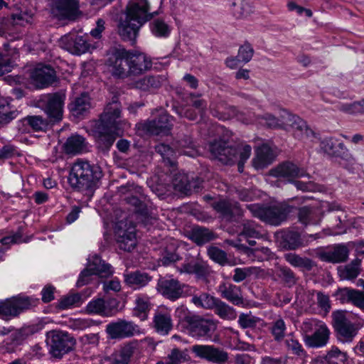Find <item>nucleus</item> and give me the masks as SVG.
Listing matches in <instances>:
<instances>
[{
  "instance_id": "1",
  "label": "nucleus",
  "mask_w": 364,
  "mask_h": 364,
  "mask_svg": "<svg viewBox=\"0 0 364 364\" xmlns=\"http://www.w3.org/2000/svg\"><path fill=\"white\" fill-rule=\"evenodd\" d=\"M155 13L150 12V4L148 0H129L125 13L119 18L118 33L124 41L132 45L136 38L141 26L149 21Z\"/></svg>"
},
{
  "instance_id": "2",
  "label": "nucleus",
  "mask_w": 364,
  "mask_h": 364,
  "mask_svg": "<svg viewBox=\"0 0 364 364\" xmlns=\"http://www.w3.org/2000/svg\"><path fill=\"white\" fill-rule=\"evenodd\" d=\"M102 177V172L100 166L77 160L72 166L68 182L73 188L90 196Z\"/></svg>"
},
{
  "instance_id": "3",
  "label": "nucleus",
  "mask_w": 364,
  "mask_h": 364,
  "mask_svg": "<svg viewBox=\"0 0 364 364\" xmlns=\"http://www.w3.org/2000/svg\"><path fill=\"white\" fill-rule=\"evenodd\" d=\"M87 132L94 136L97 147L107 152L114 143V108L108 105L98 120L89 122Z\"/></svg>"
},
{
  "instance_id": "4",
  "label": "nucleus",
  "mask_w": 364,
  "mask_h": 364,
  "mask_svg": "<svg viewBox=\"0 0 364 364\" xmlns=\"http://www.w3.org/2000/svg\"><path fill=\"white\" fill-rule=\"evenodd\" d=\"M247 207L253 216L275 226L279 225L285 221L292 210V207L285 203H279L269 207H262L259 204H250Z\"/></svg>"
},
{
  "instance_id": "5",
  "label": "nucleus",
  "mask_w": 364,
  "mask_h": 364,
  "mask_svg": "<svg viewBox=\"0 0 364 364\" xmlns=\"http://www.w3.org/2000/svg\"><path fill=\"white\" fill-rule=\"evenodd\" d=\"M193 146L191 139L186 137L179 141L178 145H175L176 150H173L168 145L160 144L156 146V151L162 156L164 162L167 166L174 167L176 166L175 159L177 154H184L191 157H194L196 155V151Z\"/></svg>"
},
{
  "instance_id": "6",
  "label": "nucleus",
  "mask_w": 364,
  "mask_h": 364,
  "mask_svg": "<svg viewBox=\"0 0 364 364\" xmlns=\"http://www.w3.org/2000/svg\"><path fill=\"white\" fill-rule=\"evenodd\" d=\"M65 100L64 94L52 93L42 95L38 104L46 113L50 122H58L63 118Z\"/></svg>"
},
{
  "instance_id": "7",
  "label": "nucleus",
  "mask_w": 364,
  "mask_h": 364,
  "mask_svg": "<svg viewBox=\"0 0 364 364\" xmlns=\"http://www.w3.org/2000/svg\"><path fill=\"white\" fill-rule=\"evenodd\" d=\"M158 289L166 298L175 301L182 296L191 295L193 288L181 284L172 277H167L159 280Z\"/></svg>"
},
{
  "instance_id": "8",
  "label": "nucleus",
  "mask_w": 364,
  "mask_h": 364,
  "mask_svg": "<svg viewBox=\"0 0 364 364\" xmlns=\"http://www.w3.org/2000/svg\"><path fill=\"white\" fill-rule=\"evenodd\" d=\"M98 211L104 220V239L107 245L112 242L114 221L112 213L114 212V199L111 194H106L102 197L98 204Z\"/></svg>"
},
{
  "instance_id": "9",
  "label": "nucleus",
  "mask_w": 364,
  "mask_h": 364,
  "mask_svg": "<svg viewBox=\"0 0 364 364\" xmlns=\"http://www.w3.org/2000/svg\"><path fill=\"white\" fill-rule=\"evenodd\" d=\"M217 326L215 321L196 315L184 331L192 337L208 339L211 338Z\"/></svg>"
},
{
  "instance_id": "10",
  "label": "nucleus",
  "mask_w": 364,
  "mask_h": 364,
  "mask_svg": "<svg viewBox=\"0 0 364 364\" xmlns=\"http://www.w3.org/2000/svg\"><path fill=\"white\" fill-rule=\"evenodd\" d=\"M47 343L50 352L55 357H60L73 348L75 340L68 333L53 331L48 333Z\"/></svg>"
},
{
  "instance_id": "11",
  "label": "nucleus",
  "mask_w": 364,
  "mask_h": 364,
  "mask_svg": "<svg viewBox=\"0 0 364 364\" xmlns=\"http://www.w3.org/2000/svg\"><path fill=\"white\" fill-rule=\"evenodd\" d=\"M60 46L74 55H81L93 48L92 45L82 36L75 33H69L62 36L59 41Z\"/></svg>"
},
{
  "instance_id": "12",
  "label": "nucleus",
  "mask_w": 364,
  "mask_h": 364,
  "mask_svg": "<svg viewBox=\"0 0 364 364\" xmlns=\"http://www.w3.org/2000/svg\"><path fill=\"white\" fill-rule=\"evenodd\" d=\"M31 305L28 297H14L0 300V318L8 319L16 316L23 310L27 309Z\"/></svg>"
},
{
  "instance_id": "13",
  "label": "nucleus",
  "mask_w": 364,
  "mask_h": 364,
  "mask_svg": "<svg viewBox=\"0 0 364 364\" xmlns=\"http://www.w3.org/2000/svg\"><path fill=\"white\" fill-rule=\"evenodd\" d=\"M333 327L340 339L343 342L350 341L355 336L357 330L343 311H338L332 314Z\"/></svg>"
},
{
  "instance_id": "14",
  "label": "nucleus",
  "mask_w": 364,
  "mask_h": 364,
  "mask_svg": "<svg viewBox=\"0 0 364 364\" xmlns=\"http://www.w3.org/2000/svg\"><path fill=\"white\" fill-rule=\"evenodd\" d=\"M283 117L284 119V123L287 126L286 129H291L296 138L300 140H305L314 136L313 130L299 117L289 112H284Z\"/></svg>"
},
{
  "instance_id": "15",
  "label": "nucleus",
  "mask_w": 364,
  "mask_h": 364,
  "mask_svg": "<svg viewBox=\"0 0 364 364\" xmlns=\"http://www.w3.org/2000/svg\"><path fill=\"white\" fill-rule=\"evenodd\" d=\"M51 12L59 19H75L79 14L77 0H52Z\"/></svg>"
},
{
  "instance_id": "16",
  "label": "nucleus",
  "mask_w": 364,
  "mask_h": 364,
  "mask_svg": "<svg viewBox=\"0 0 364 364\" xmlns=\"http://www.w3.org/2000/svg\"><path fill=\"white\" fill-rule=\"evenodd\" d=\"M158 112L159 118L146 122L144 129L152 134H168L173 126L172 118L162 109Z\"/></svg>"
},
{
  "instance_id": "17",
  "label": "nucleus",
  "mask_w": 364,
  "mask_h": 364,
  "mask_svg": "<svg viewBox=\"0 0 364 364\" xmlns=\"http://www.w3.org/2000/svg\"><path fill=\"white\" fill-rule=\"evenodd\" d=\"M271 176L283 178L287 182L291 183L296 178L309 176L306 171L299 168L296 164L291 162H285L279 164L274 168L270 170Z\"/></svg>"
},
{
  "instance_id": "18",
  "label": "nucleus",
  "mask_w": 364,
  "mask_h": 364,
  "mask_svg": "<svg viewBox=\"0 0 364 364\" xmlns=\"http://www.w3.org/2000/svg\"><path fill=\"white\" fill-rule=\"evenodd\" d=\"M192 350L196 356L213 363H222L228 358L226 352L213 346L195 345L192 347Z\"/></svg>"
},
{
  "instance_id": "19",
  "label": "nucleus",
  "mask_w": 364,
  "mask_h": 364,
  "mask_svg": "<svg viewBox=\"0 0 364 364\" xmlns=\"http://www.w3.org/2000/svg\"><path fill=\"white\" fill-rule=\"evenodd\" d=\"M110 264H107L96 258L92 263H90L87 267L83 270L77 280V286H83L89 282V277L91 275H98L100 277H106L110 272Z\"/></svg>"
},
{
  "instance_id": "20",
  "label": "nucleus",
  "mask_w": 364,
  "mask_h": 364,
  "mask_svg": "<svg viewBox=\"0 0 364 364\" xmlns=\"http://www.w3.org/2000/svg\"><path fill=\"white\" fill-rule=\"evenodd\" d=\"M209 150L215 158L225 164L233 161L237 158L236 147H230L222 140L210 143Z\"/></svg>"
},
{
  "instance_id": "21",
  "label": "nucleus",
  "mask_w": 364,
  "mask_h": 364,
  "mask_svg": "<svg viewBox=\"0 0 364 364\" xmlns=\"http://www.w3.org/2000/svg\"><path fill=\"white\" fill-rule=\"evenodd\" d=\"M127 57L131 75H141L151 68V60L145 53L127 51Z\"/></svg>"
},
{
  "instance_id": "22",
  "label": "nucleus",
  "mask_w": 364,
  "mask_h": 364,
  "mask_svg": "<svg viewBox=\"0 0 364 364\" xmlns=\"http://www.w3.org/2000/svg\"><path fill=\"white\" fill-rule=\"evenodd\" d=\"M122 223L117 225L119 228L115 230V237H117V242L120 249L129 252L136 245V229L134 226H129L127 229L122 230ZM115 229H117L116 226Z\"/></svg>"
},
{
  "instance_id": "23",
  "label": "nucleus",
  "mask_w": 364,
  "mask_h": 364,
  "mask_svg": "<svg viewBox=\"0 0 364 364\" xmlns=\"http://www.w3.org/2000/svg\"><path fill=\"white\" fill-rule=\"evenodd\" d=\"M329 337L330 330L323 323L310 336L304 337V342L309 348H322L328 343Z\"/></svg>"
},
{
  "instance_id": "24",
  "label": "nucleus",
  "mask_w": 364,
  "mask_h": 364,
  "mask_svg": "<svg viewBox=\"0 0 364 364\" xmlns=\"http://www.w3.org/2000/svg\"><path fill=\"white\" fill-rule=\"evenodd\" d=\"M218 292L223 299L235 305L239 306L244 303L240 287L232 283H221L218 287Z\"/></svg>"
},
{
  "instance_id": "25",
  "label": "nucleus",
  "mask_w": 364,
  "mask_h": 364,
  "mask_svg": "<svg viewBox=\"0 0 364 364\" xmlns=\"http://www.w3.org/2000/svg\"><path fill=\"white\" fill-rule=\"evenodd\" d=\"M31 78L39 87H44L55 81V73L50 65H38L31 73Z\"/></svg>"
},
{
  "instance_id": "26",
  "label": "nucleus",
  "mask_w": 364,
  "mask_h": 364,
  "mask_svg": "<svg viewBox=\"0 0 364 364\" xmlns=\"http://www.w3.org/2000/svg\"><path fill=\"white\" fill-rule=\"evenodd\" d=\"M154 324L157 333L167 335L173 327L171 311L164 309L156 311L154 317Z\"/></svg>"
},
{
  "instance_id": "27",
  "label": "nucleus",
  "mask_w": 364,
  "mask_h": 364,
  "mask_svg": "<svg viewBox=\"0 0 364 364\" xmlns=\"http://www.w3.org/2000/svg\"><path fill=\"white\" fill-rule=\"evenodd\" d=\"M127 56V50L121 47L115 48V77L126 78L131 76Z\"/></svg>"
},
{
  "instance_id": "28",
  "label": "nucleus",
  "mask_w": 364,
  "mask_h": 364,
  "mask_svg": "<svg viewBox=\"0 0 364 364\" xmlns=\"http://www.w3.org/2000/svg\"><path fill=\"white\" fill-rule=\"evenodd\" d=\"M274 159V155L271 148L267 144H262L256 149L252 164L256 169H263L271 164Z\"/></svg>"
},
{
  "instance_id": "29",
  "label": "nucleus",
  "mask_w": 364,
  "mask_h": 364,
  "mask_svg": "<svg viewBox=\"0 0 364 364\" xmlns=\"http://www.w3.org/2000/svg\"><path fill=\"white\" fill-rule=\"evenodd\" d=\"M48 126V121L41 116H29L18 122V129L21 133L28 132V127L38 132L45 130Z\"/></svg>"
},
{
  "instance_id": "30",
  "label": "nucleus",
  "mask_w": 364,
  "mask_h": 364,
  "mask_svg": "<svg viewBox=\"0 0 364 364\" xmlns=\"http://www.w3.org/2000/svg\"><path fill=\"white\" fill-rule=\"evenodd\" d=\"M165 81L166 78L162 75L146 76L136 81L134 86L144 92H154Z\"/></svg>"
},
{
  "instance_id": "31",
  "label": "nucleus",
  "mask_w": 364,
  "mask_h": 364,
  "mask_svg": "<svg viewBox=\"0 0 364 364\" xmlns=\"http://www.w3.org/2000/svg\"><path fill=\"white\" fill-rule=\"evenodd\" d=\"M348 257V250L344 245H338L333 248L321 253V258L323 261L333 263L342 262Z\"/></svg>"
},
{
  "instance_id": "32",
  "label": "nucleus",
  "mask_w": 364,
  "mask_h": 364,
  "mask_svg": "<svg viewBox=\"0 0 364 364\" xmlns=\"http://www.w3.org/2000/svg\"><path fill=\"white\" fill-rule=\"evenodd\" d=\"M64 148L65 152L70 154H78L88 151L86 139L78 134L69 137L65 143Z\"/></svg>"
},
{
  "instance_id": "33",
  "label": "nucleus",
  "mask_w": 364,
  "mask_h": 364,
  "mask_svg": "<svg viewBox=\"0 0 364 364\" xmlns=\"http://www.w3.org/2000/svg\"><path fill=\"white\" fill-rule=\"evenodd\" d=\"M69 109L74 117L78 118L84 117L91 109L90 97L86 94H82L70 103Z\"/></svg>"
},
{
  "instance_id": "34",
  "label": "nucleus",
  "mask_w": 364,
  "mask_h": 364,
  "mask_svg": "<svg viewBox=\"0 0 364 364\" xmlns=\"http://www.w3.org/2000/svg\"><path fill=\"white\" fill-rule=\"evenodd\" d=\"M87 311L90 314H100L104 316H112L113 304L112 300L105 301L98 299L90 301L87 306Z\"/></svg>"
},
{
  "instance_id": "35",
  "label": "nucleus",
  "mask_w": 364,
  "mask_h": 364,
  "mask_svg": "<svg viewBox=\"0 0 364 364\" xmlns=\"http://www.w3.org/2000/svg\"><path fill=\"white\" fill-rule=\"evenodd\" d=\"M298 217L299 222L305 225H317L321 220L322 214L318 208L305 206L299 209Z\"/></svg>"
},
{
  "instance_id": "36",
  "label": "nucleus",
  "mask_w": 364,
  "mask_h": 364,
  "mask_svg": "<svg viewBox=\"0 0 364 364\" xmlns=\"http://www.w3.org/2000/svg\"><path fill=\"white\" fill-rule=\"evenodd\" d=\"M142 333L139 327L132 322L123 320L115 322V338L131 337Z\"/></svg>"
},
{
  "instance_id": "37",
  "label": "nucleus",
  "mask_w": 364,
  "mask_h": 364,
  "mask_svg": "<svg viewBox=\"0 0 364 364\" xmlns=\"http://www.w3.org/2000/svg\"><path fill=\"white\" fill-rule=\"evenodd\" d=\"M320 148L325 153L332 156H339L346 150L343 143L333 136L323 139L320 142Z\"/></svg>"
},
{
  "instance_id": "38",
  "label": "nucleus",
  "mask_w": 364,
  "mask_h": 364,
  "mask_svg": "<svg viewBox=\"0 0 364 364\" xmlns=\"http://www.w3.org/2000/svg\"><path fill=\"white\" fill-rule=\"evenodd\" d=\"M134 304V315L139 318L141 321H145L150 310L149 297L145 294H138L136 296Z\"/></svg>"
},
{
  "instance_id": "39",
  "label": "nucleus",
  "mask_w": 364,
  "mask_h": 364,
  "mask_svg": "<svg viewBox=\"0 0 364 364\" xmlns=\"http://www.w3.org/2000/svg\"><path fill=\"white\" fill-rule=\"evenodd\" d=\"M360 265L361 259L356 258L350 264L339 267L338 272L341 279L352 280L355 279L360 272Z\"/></svg>"
},
{
  "instance_id": "40",
  "label": "nucleus",
  "mask_w": 364,
  "mask_h": 364,
  "mask_svg": "<svg viewBox=\"0 0 364 364\" xmlns=\"http://www.w3.org/2000/svg\"><path fill=\"white\" fill-rule=\"evenodd\" d=\"M18 112L11 107L8 99L0 97V124H8L16 119Z\"/></svg>"
},
{
  "instance_id": "41",
  "label": "nucleus",
  "mask_w": 364,
  "mask_h": 364,
  "mask_svg": "<svg viewBox=\"0 0 364 364\" xmlns=\"http://www.w3.org/2000/svg\"><path fill=\"white\" fill-rule=\"evenodd\" d=\"M214 238L213 232L203 227H194L190 232V239L198 245L207 243Z\"/></svg>"
},
{
  "instance_id": "42",
  "label": "nucleus",
  "mask_w": 364,
  "mask_h": 364,
  "mask_svg": "<svg viewBox=\"0 0 364 364\" xmlns=\"http://www.w3.org/2000/svg\"><path fill=\"white\" fill-rule=\"evenodd\" d=\"M191 302L197 307L205 309H213L215 306L218 298L206 293L201 292L200 294H191Z\"/></svg>"
},
{
  "instance_id": "43",
  "label": "nucleus",
  "mask_w": 364,
  "mask_h": 364,
  "mask_svg": "<svg viewBox=\"0 0 364 364\" xmlns=\"http://www.w3.org/2000/svg\"><path fill=\"white\" fill-rule=\"evenodd\" d=\"M181 259V257L176 252V249L173 245L164 249L159 257V262L163 266H170Z\"/></svg>"
},
{
  "instance_id": "44",
  "label": "nucleus",
  "mask_w": 364,
  "mask_h": 364,
  "mask_svg": "<svg viewBox=\"0 0 364 364\" xmlns=\"http://www.w3.org/2000/svg\"><path fill=\"white\" fill-rule=\"evenodd\" d=\"M215 313L221 318L226 320H234L237 314L235 309L218 299L214 306Z\"/></svg>"
},
{
  "instance_id": "45",
  "label": "nucleus",
  "mask_w": 364,
  "mask_h": 364,
  "mask_svg": "<svg viewBox=\"0 0 364 364\" xmlns=\"http://www.w3.org/2000/svg\"><path fill=\"white\" fill-rule=\"evenodd\" d=\"M284 112H288L287 110H282L280 114V118L278 119L271 114H265L262 117L259 118V123L263 125H266L271 128H283L287 129V126L284 122Z\"/></svg>"
},
{
  "instance_id": "46",
  "label": "nucleus",
  "mask_w": 364,
  "mask_h": 364,
  "mask_svg": "<svg viewBox=\"0 0 364 364\" xmlns=\"http://www.w3.org/2000/svg\"><path fill=\"white\" fill-rule=\"evenodd\" d=\"M189 359L187 350H181L178 348H173L163 361L164 364H182L188 361Z\"/></svg>"
},
{
  "instance_id": "47",
  "label": "nucleus",
  "mask_w": 364,
  "mask_h": 364,
  "mask_svg": "<svg viewBox=\"0 0 364 364\" xmlns=\"http://www.w3.org/2000/svg\"><path fill=\"white\" fill-rule=\"evenodd\" d=\"M284 258L291 265L302 268L306 270L311 269L314 265V263L311 259L306 257H301L293 253L286 254L284 255Z\"/></svg>"
},
{
  "instance_id": "48",
  "label": "nucleus",
  "mask_w": 364,
  "mask_h": 364,
  "mask_svg": "<svg viewBox=\"0 0 364 364\" xmlns=\"http://www.w3.org/2000/svg\"><path fill=\"white\" fill-rule=\"evenodd\" d=\"M287 326L282 318H277L270 323L269 331L277 342H281L286 334Z\"/></svg>"
},
{
  "instance_id": "49",
  "label": "nucleus",
  "mask_w": 364,
  "mask_h": 364,
  "mask_svg": "<svg viewBox=\"0 0 364 364\" xmlns=\"http://www.w3.org/2000/svg\"><path fill=\"white\" fill-rule=\"evenodd\" d=\"M285 346L289 351L299 357H304L306 354L299 340L295 338L292 333L287 336L284 341Z\"/></svg>"
},
{
  "instance_id": "50",
  "label": "nucleus",
  "mask_w": 364,
  "mask_h": 364,
  "mask_svg": "<svg viewBox=\"0 0 364 364\" xmlns=\"http://www.w3.org/2000/svg\"><path fill=\"white\" fill-rule=\"evenodd\" d=\"M173 186L176 191L187 193L192 189V184L184 173L176 174L172 181Z\"/></svg>"
},
{
  "instance_id": "51",
  "label": "nucleus",
  "mask_w": 364,
  "mask_h": 364,
  "mask_svg": "<svg viewBox=\"0 0 364 364\" xmlns=\"http://www.w3.org/2000/svg\"><path fill=\"white\" fill-rule=\"evenodd\" d=\"M323 323L322 321L313 318L304 319L300 326L303 341H304V337L310 336Z\"/></svg>"
},
{
  "instance_id": "52",
  "label": "nucleus",
  "mask_w": 364,
  "mask_h": 364,
  "mask_svg": "<svg viewBox=\"0 0 364 364\" xmlns=\"http://www.w3.org/2000/svg\"><path fill=\"white\" fill-rule=\"evenodd\" d=\"M236 156H237V159L233 161L228 162V164H232L237 161L238 171L240 172H242L244 168V164L250 158L252 149L250 145L245 144L236 147Z\"/></svg>"
},
{
  "instance_id": "53",
  "label": "nucleus",
  "mask_w": 364,
  "mask_h": 364,
  "mask_svg": "<svg viewBox=\"0 0 364 364\" xmlns=\"http://www.w3.org/2000/svg\"><path fill=\"white\" fill-rule=\"evenodd\" d=\"M196 315L193 314L186 306H178L175 311V316L178 319L179 325L183 331L193 320Z\"/></svg>"
},
{
  "instance_id": "54",
  "label": "nucleus",
  "mask_w": 364,
  "mask_h": 364,
  "mask_svg": "<svg viewBox=\"0 0 364 364\" xmlns=\"http://www.w3.org/2000/svg\"><path fill=\"white\" fill-rule=\"evenodd\" d=\"M150 28L152 33L156 37H167L171 32L169 26L160 18L154 20L150 24Z\"/></svg>"
},
{
  "instance_id": "55",
  "label": "nucleus",
  "mask_w": 364,
  "mask_h": 364,
  "mask_svg": "<svg viewBox=\"0 0 364 364\" xmlns=\"http://www.w3.org/2000/svg\"><path fill=\"white\" fill-rule=\"evenodd\" d=\"M232 13L237 18L248 16L252 12V7L249 3L243 0H237L232 4Z\"/></svg>"
},
{
  "instance_id": "56",
  "label": "nucleus",
  "mask_w": 364,
  "mask_h": 364,
  "mask_svg": "<svg viewBox=\"0 0 364 364\" xmlns=\"http://www.w3.org/2000/svg\"><path fill=\"white\" fill-rule=\"evenodd\" d=\"M326 360L330 364H344L347 360L346 353L341 351L338 348L333 347L326 355Z\"/></svg>"
},
{
  "instance_id": "57",
  "label": "nucleus",
  "mask_w": 364,
  "mask_h": 364,
  "mask_svg": "<svg viewBox=\"0 0 364 364\" xmlns=\"http://www.w3.org/2000/svg\"><path fill=\"white\" fill-rule=\"evenodd\" d=\"M285 246L289 249H296L301 244L299 233L295 231H288L283 235Z\"/></svg>"
},
{
  "instance_id": "58",
  "label": "nucleus",
  "mask_w": 364,
  "mask_h": 364,
  "mask_svg": "<svg viewBox=\"0 0 364 364\" xmlns=\"http://www.w3.org/2000/svg\"><path fill=\"white\" fill-rule=\"evenodd\" d=\"M151 280V277L146 273L134 272L131 274L127 281L131 284L136 285L139 287L146 285Z\"/></svg>"
},
{
  "instance_id": "59",
  "label": "nucleus",
  "mask_w": 364,
  "mask_h": 364,
  "mask_svg": "<svg viewBox=\"0 0 364 364\" xmlns=\"http://www.w3.org/2000/svg\"><path fill=\"white\" fill-rule=\"evenodd\" d=\"M346 295L355 306L364 310V294L357 290L345 289Z\"/></svg>"
},
{
  "instance_id": "60",
  "label": "nucleus",
  "mask_w": 364,
  "mask_h": 364,
  "mask_svg": "<svg viewBox=\"0 0 364 364\" xmlns=\"http://www.w3.org/2000/svg\"><path fill=\"white\" fill-rule=\"evenodd\" d=\"M240 236L245 237L259 238L262 234L257 229V226L254 222H248L243 225V230L241 232Z\"/></svg>"
},
{
  "instance_id": "61",
  "label": "nucleus",
  "mask_w": 364,
  "mask_h": 364,
  "mask_svg": "<svg viewBox=\"0 0 364 364\" xmlns=\"http://www.w3.org/2000/svg\"><path fill=\"white\" fill-rule=\"evenodd\" d=\"M80 301V296L78 294H73L66 296L60 299L58 307L61 309H66L77 306Z\"/></svg>"
},
{
  "instance_id": "62",
  "label": "nucleus",
  "mask_w": 364,
  "mask_h": 364,
  "mask_svg": "<svg viewBox=\"0 0 364 364\" xmlns=\"http://www.w3.org/2000/svg\"><path fill=\"white\" fill-rule=\"evenodd\" d=\"M208 255L211 259L220 264H225L227 261L226 253L217 247H209L208 249Z\"/></svg>"
},
{
  "instance_id": "63",
  "label": "nucleus",
  "mask_w": 364,
  "mask_h": 364,
  "mask_svg": "<svg viewBox=\"0 0 364 364\" xmlns=\"http://www.w3.org/2000/svg\"><path fill=\"white\" fill-rule=\"evenodd\" d=\"M254 54V50L249 43H245L240 47L237 58L245 63H248L252 59Z\"/></svg>"
},
{
  "instance_id": "64",
  "label": "nucleus",
  "mask_w": 364,
  "mask_h": 364,
  "mask_svg": "<svg viewBox=\"0 0 364 364\" xmlns=\"http://www.w3.org/2000/svg\"><path fill=\"white\" fill-rule=\"evenodd\" d=\"M259 319L250 314H242L238 318V323L242 328H253L256 326Z\"/></svg>"
}]
</instances>
